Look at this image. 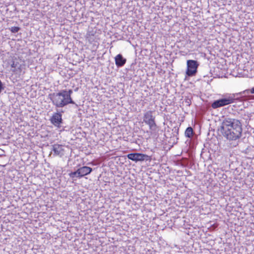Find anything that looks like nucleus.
Instances as JSON below:
<instances>
[{"label":"nucleus","instance_id":"nucleus-2","mask_svg":"<svg viewBox=\"0 0 254 254\" xmlns=\"http://www.w3.org/2000/svg\"><path fill=\"white\" fill-rule=\"evenodd\" d=\"M48 97L51 100L52 104L57 108H63L70 104L62 90L58 93L49 94Z\"/></svg>","mask_w":254,"mask_h":254},{"label":"nucleus","instance_id":"nucleus-13","mask_svg":"<svg viewBox=\"0 0 254 254\" xmlns=\"http://www.w3.org/2000/svg\"><path fill=\"white\" fill-rule=\"evenodd\" d=\"M185 135L186 137L190 138L192 136L193 134V130L191 127H188L185 131Z\"/></svg>","mask_w":254,"mask_h":254},{"label":"nucleus","instance_id":"nucleus-1","mask_svg":"<svg viewBox=\"0 0 254 254\" xmlns=\"http://www.w3.org/2000/svg\"><path fill=\"white\" fill-rule=\"evenodd\" d=\"M221 132L227 139L236 140L242 136V123L236 119L225 118L221 124Z\"/></svg>","mask_w":254,"mask_h":254},{"label":"nucleus","instance_id":"nucleus-12","mask_svg":"<svg viewBox=\"0 0 254 254\" xmlns=\"http://www.w3.org/2000/svg\"><path fill=\"white\" fill-rule=\"evenodd\" d=\"M62 91L65 95V96L66 97V99L68 100L69 102H70V104H75L76 107L78 106V105L76 104H75V103L73 101V100L71 98V95L72 93V90L71 89H69L68 91H66L65 90H62Z\"/></svg>","mask_w":254,"mask_h":254},{"label":"nucleus","instance_id":"nucleus-14","mask_svg":"<svg viewBox=\"0 0 254 254\" xmlns=\"http://www.w3.org/2000/svg\"><path fill=\"white\" fill-rule=\"evenodd\" d=\"M10 31L13 33H16L19 31L20 28L19 27L13 26L11 27Z\"/></svg>","mask_w":254,"mask_h":254},{"label":"nucleus","instance_id":"nucleus-16","mask_svg":"<svg viewBox=\"0 0 254 254\" xmlns=\"http://www.w3.org/2000/svg\"><path fill=\"white\" fill-rule=\"evenodd\" d=\"M186 103H187V105H190V99H187Z\"/></svg>","mask_w":254,"mask_h":254},{"label":"nucleus","instance_id":"nucleus-3","mask_svg":"<svg viewBox=\"0 0 254 254\" xmlns=\"http://www.w3.org/2000/svg\"><path fill=\"white\" fill-rule=\"evenodd\" d=\"M11 70L16 74L21 75L22 73H24L23 69L25 65L23 62L21 61L20 59L16 58L12 59L11 64Z\"/></svg>","mask_w":254,"mask_h":254},{"label":"nucleus","instance_id":"nucleus-9","mask_svg":"<svg viewBox=\"0 0 254 254\" xmlns=\"http://www.w3.org/2000/svg\"><path fill=\"white\" fill-rule=\"evenodd\" d=\"M62 114L60 113H54L50 119V121L55 126L60 127L62 123Z\"/></svg>","mask_w":254,"mask_h":254},{"label":"nucleus","instance_id":"nucleus-8","mask_svg":"<svg viewBox=\"0 0 254 254\" xmlns=\"http://www.w3.org/2000/svg\"><path fill=\"white\" fill-rule=\"evenodd\" d=\"M143 121L149 126L151 129H154L156 125L155 122V117L152 115V112L148 111L146 112L143 117Z\"/></svg>","mask_w":254,"mask_h":254},{"label":"nucleus","instance_id":"nucleus-10","mask_svg":"<svg viewBox=\"0 0 254 254\" xmlns=\"http://www.w3.org/2000/svg\"><path fill=\"white\" fill-rule=\"evenodd\" d=\"M64 149L62 145L60 144H54L53 145V151L54 155L62 157L64 155Z\"/></svg>","mask_w":254,"mask_h":254},{"label":"nucleus","instance_id":"nucleus-11","mask_svg":"<svg viewBox=\"0 0 254 254\" xmlns=\"http://www.w3.org/2000/svg\"><path fill=\"white\" fill-rule=\"evenodd\" d=\"M115 63L118 67L123 66L126 63V59L121 54H118L115 58Z\"/></svg>","mask_w":254,"mask_h":254},{"label":"nucleus","instance_id":"nucleus-5","mask_svg":"<svg viewBox=\"0 0 254 254\" xmlns=\"http://www.w3.org/2000/svg\"><path fill=\"white\" fill-rule=\"evenodd\" d=\"M234 96H229L227 98H221L214 101L212 103L211 107L213 109H217L231 104L234 102Z\"/></svg>","mask_w":254,"mask_h":254},{"label":"nucleus","instance_id":"nucleus-6","mask_svg":"<svg viewBox=\"0 0 254 254\" xmlns=\"http://www.w3.org/2000/svg\"><path fill=\"white\" fill-rule=\"evenodd\" d=\"M187 69L186 74L189 76H193L197 72V69L199 66V64L196 61L189 60L187 61Z\"/></svg>","mask_w":254,"mask_h":254},{"label":"nucleus","instance_id":"nucleus-4","mask_svg":"<svg viewBox=\"0 0 254 254\" xmlns=\"http://www.w3.org/2000/svg\"><path fill=\"white\" fill-rule=\"evenodd\" d=\"M92 171V169L89 167L83 166L78 168L76 171L71 172L69 176L71 178H82L84 176L89 174Z\"/></svg>","mask_w":254,"mask_h":254},{"label":"nucleus","instance_id":"nucleus-15","mask_svg":"<svg viewBox=\"0 0 254 254\" xmlns=\"http://www.w3.org/2000/svg\"><path fill=\"white\" fill-rule=\"evenodd\" d=\"M251 93L252 94H254V87H253L251 89L249 90V89H248V90H246L245 91H243V93Z\"/></svg>","mask_w":254,"mask_h":254},{"label":"nucleus","instance_id":"nucleus-7","mask_svg":"<svg viewBox=\"0 0 254 254\" xmlns=\"http://www.w3.org/2000/svg\"><path fill=\"white\" fill-rule=\"evenodd\" d=\"M127 157L128 159L133 161L135 162L138 161H150L152 159L150 156L146 154L139 153H133L127 154Z\"/></svg>","mask_w":254,"mask_h":254}]
</instances>
